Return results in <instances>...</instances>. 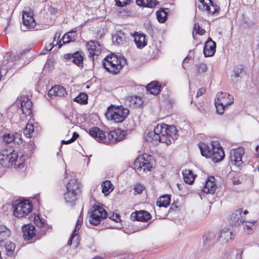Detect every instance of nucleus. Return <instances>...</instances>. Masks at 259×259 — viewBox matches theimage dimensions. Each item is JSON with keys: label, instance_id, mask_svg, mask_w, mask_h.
<instances>
[{"label": "nucleus", "instance_id": "obj_1", "mask_svg": "<svg viewBox=\"0 0 259 259\" xmlns=\"http://www.w3.org/2000/svg\"><path fill=\"white\" fill-rule=\"evenodd\" d=\"M178 138L177 130L175 126L165 124H159L153 131L148 132L145 136L146 141L154 144L158 142L170 144Z\"/></svg>", "mask_w": 259, "mask_h": 259}, {"label": "nucleus", "instance_id": "obj_2", "mask_svg": "<svg viewBox=\"0 0 259 259\" xmlns=\"http://www.w3.org/2000/svg\"><path fill=\"white\" fill-rule=\"evenodd\" d=\"M0 164L3 167H10L13 165L15 168L20 169L24 166V158L21 154L11 149H3L0 152Z\"/></svg>", "mask_w": 259, "mask_h": 259}, {"label": "nucleus", "instance_id": "obj_3", "mask_svg": "<svg viewBox=\"0 0 259 259\" xmlns=\"http://www.w3.org/2000/svg\"><path fill=\"white\" fill-rule=\"evenodd\" d=\"M125 64L126 60L124 58L114 54L107 56L103 62L106 70L114 74L118 73Z\"/></svg>", "mask_w": 259, "mask_h": 259}, {"label": "nucleus", "instance_id": "obj_4", "mask_svg": "<svg viewBox=\"0 0 259 259\" xmlns=\"http://www.w3.org/2000/svg\"><path fill=\"white\" fill-rule=\"evenodd\" d=\"M129 114V110L122 106L111 105L106 113L107 118H110L115 122H121L125 120Z\"/></svg>", "mask_w": 259, "mask_h": 259}, {"label": "nucleus", "instance_id": "obj_5", "mask_svg": "<svg viewBox=\"0 0 259 259\" xmlns=\"http://www.w3.org/2000/svg\"><path fill=\"white\" fill-rule=\"evenodd\" d=\"M80 184L77 180H71L66 186V191L64 195L65 202L73 206L77 200L76 196L79 192Z\"/></svg>", "mask_w": 259, "mask_h": 259}, {"label": "nucleus", "instance_id": "obj_6", "mask_svg": "<svg viewBox=\"0 0 259 259\" xmlns=\"http://www.w3.org/2000/svg\"><path fill=\"white\" fill-rule=\"evenodd\" d=\"M13 214L18 218L28 215L32 209V205L28 200L16 201L13 205Z\"/></svg>", "mask_w": 259, "mask_h": 259}, {"label": "nucleus", "instance_id": "obj_7", "mask_svg": "<svg viewBox=\"0 0 259 259\" xmlns=\"http://www.w3.org/2000/svg\"><path fill=\"white\" fill-rule=\"evenodd\" d=\"M233 102V97L229 94L223 92L218 93L214 100L217 112L220 114H222L224 112L225 108Z\"/></svg>", "mask_w": 259, "mask_h": 259}, {"label": "nucleus", "instance_id": "obj_8", "mask_svg": "<svg viewBox=\"0 0 259 259\" xmlns=\"http://www.w3.org/2000/svg\"><path fill=\"white\" fill-rule=\"evenodd\" d=\"M154 162L152 156L146 155L139 156L135 161L134 168L139 171H149L154 167Z\"/></svg>", "mask_w": 259, "mask_h": 259}, {"label": "nucleus", "instance_id": "obj_9", "mask_svg": "<svg viewBox=\"0 0 259 259\" xmlns=\"http://www.w3.org/2000/svg\"><path fill=\"white\" fill-rule=\"evenodd\" d=\"M248 213L247 210H244L242 208H238L230 215L229 222L234 226H239L246 222L245 215Z\"/></svg>", "mask_w": 259, "mask_h": 259}, {"label": "nucleus", "instance_id": "obj_10", "mask_svg": "<svg viewBox=\"0 0 259 259\" xmlns=\"http://www.w3.org/2000/svg\"><path fill=\"white\" fill-rule=\"evenodd\" d=\"M107 215V212L102 207L93 206L90 212V222L93 225H97L102 220L106 218Z\"/></svg>", "mask_w": 259, "mask_h": 259}, {"label": "nucleus", "instance_id": "obj_11", "mask_svg": "<svg viewBox=\"0 0 259 259\" xmlns=\"http://www.w3.org/2000/svg\"><path fill=\"white\" fill-rule=\"evenodd\" d=\"M17 104L23 113V115L21 118L31 116L32 103L28 97L24 96L19 97L17 100Z\"/></svg>", "mask_w": 259, "mask_h": 259}, {"label": "nucleus", "instance_id": "obj_12", "mask_svg": "<svg viewBox=\"0 0 259 259\" xmlns=\"http://www.w3.org/2000/svg\"><path fill=\"white\" fill-rule=\"evenodd\" d=\"M22 21L23 26L26 28L25 29L21 27V29L24 31L32 29L36 26V22L33 17L32 12L30 10H25L23 11Z\"/></svg>", "mask_w": 259, "mask_h": 259}, {"label": "nucleus", "instance_id": "obj_13", "mask_svg": "<svg viewBox=\"0 0 259 259\" xmlns=\"http://www.w3.org/2000/svg\"><path fill=\"white\" fill-rule=\"evenodd\" d=\"M245 151L243 148L232 149L230 153V160L232 163L237 167L240 166L243 163L242 156Z\"/></svg>", "mask_w": 259, "mask_h": 259}, {"label": "nucleus", "instance_id": "obj_14", "mask_svg": "<svg viewBox=\"0 0 259 259\" xmlns=\"http://www.w3.org/2000/svg\"><path fill=\"white\" fill-rule=\"evenodd\" d=\"M201 5L198 6L199 9L208 14H214L220 10V7L213 3L212 0H198Z\"/></svg>", "mask_w": 259, "mask_h": 259}, {"label": "nucleus", "instance_id": "obj_15", "mask_svg": "<svg viewBox=\"0 0 259 259\" xmlns=\"http://www.w3.org/2000/svg\"><path fill=\"white\" fill-rule=\"evenodd\" d=\"M125 132L120 129L110 131L107 135L106 144H114L122 141L124 139Z\"/></svg>", "mask_w": 259, "mask_h": 259}, {"label": "nucleus", "instance_id": "obj_16", "mask_svg": "<svg viewBox=\"0 0 259 259\" xmlns=\"http://www.w3.org/2000/svg\"><path fill=\"white\" fill-rule=\"evenodd\" d=\"M89 134L99 142L106 143L105 133L99 127H93L90 129Z\"/></svg>", "mask_w": 259, "mask_h": 259}, {"label": "nucleus", "instance_id": "obj_17", "mask_svg": "<svg viewBox=\"0 0 259 259\" xmlns=\"http://www.w3.org/2000/svg\"><path fill=\"white\" fill-rule=\"evenodd\" d=\"M82 222V218L79 217L78 220L76 222V226L75 227V229L72 233L70 239L68 241L67 244L69 245H71L73 241V243L74 244V247H76L77 245L79 244V237L76 233V232L78 231L81 227V224Z\"/></svg>", "mask_w": 259, "mask_h": 259}, {"label": "nucleus", "instance_id": "obj_18", "mask_svg": "<svg viewBox=\"0 0 259 259\" xmlns=\"http://www.w3.org/2000/svg\"><path fill=\"white\" fill-rule=\"evenodd\" d=\"M210 154L211 155L209 154L208 155L214 162L222 161L225 157V153L223 148L219 145L218 143V145L214 147L213 153H210Z\"/></svg>", "mask_w": 259, "mask_h": 259}, {"label": "nucleus", "instance_id": "obj_19", "mask_svg": "<svg viewBox=\"0 0 259 259\" xmlns=\"http://www.w3.org/2000/svg\"><path fill=\"white\" fill-rule=\"evenodd\" d=\"M218 145V142H212L209 145H206L203 143H200L198 144V147L201 151V155L207 158H209L207 155L210 153H213L214 147Z\"/></svg>", "mask_w": 259, "mask_h": 259}, {"label": "nucleus", "instance_id": "obj_20", "mask_svg": "<svg viewBox=\"0 0 259 259\" xmlns=\"http://www.w3.org/2000/svg\"><path fill=\"white\" fill-rule=\"evenodd\" d=\"M151 215L150 213L144 210H141L133 212L131 218L133 221L147 222L151 219Z\"/></svg>", "mask_w": 259, "mask_h": 259}, {"label": "nucleus", "instance_id": "obj_21", "mask_svg": "<svg viewBox=\"0 0 259 259\" xmlns=\"http://www.w3.org/2000/svg\"><path fill=\"white\" fill-rule=\"evenodd\" d=\"M234 238L233 232L228 229L222 230L218 237V240L221 243H226Z\"/></svg>", "mask_w": 259, "mask_h": 259}, {"label": "nucleus", "instance_id": "obj_22", "mask_svg": "<svg viewBox=\"0 0 259 259\" xmlns=\"http://www.w3.org/2000/svg\"><path fill=\"white\" fill-rule=\"evenodd\" d=\"M216 45L211 38L209 37L205 44L203 53L205 57L212 56L215 52Z\"/></svg>", "mask_w": 259, "mask_h": 259}, {"label": "nucleus", "instance_id": "obj_23", "mask_svg": "<svg viewBox=\"0 0 259 259\" xmlns=\"http://www.w3.org/2000/svg\"><path fill=\"white\" fill-rule=\"evenodd\" d=\"M64 58L67 60H71L72 62L78 67H83V57L78 52H76L74 54H65Z\"/></svg>", "mask_w": 259, "mask_h": 259}, {"label": "nucleus", "instance_id": "obj_24", "mask_svg": "<svg viewBox=\"0 0 259 259\" xmlns=\"http://www.w3.org/2000/svg\"><path fill=\"white\" fill-rule=\"evenodd\" d=\"M217 189V186L214 182L213 177H209L206 181L205 185L203 187L202 191L206 194H213Z\"/></svg>", "mask_w": 259, "mask_h": 259}, {"label": "nucleus", "instance_id": "obj_25", "mask_svg": "<svg viewBox=\"0 0 259 259\" xmlns=\"http://www.w3.org/2000/svg\"><path fill=\"white\" fill-rule=\"evenodd\" d=\"M125 102L126 105L133 108L140 107L143 103L142 98L137 96H128Z\"/></svg>", "mask_w": 259, "mask_h": 259}, {"label": "nucleus", "instance_id": "obj_26", "mask_svg": "<svg viewBox=\"0 0 259 259\" xmlns=\"http://www.w3.org/2000/svg\"><path fill=\"white\" fill-rule=\"evenodd\" d=\"M87 47L90 56L93 58L94 56L99 55L101 52L100 45L94 41H89L87 44Z\"/></svg>", "mask_w": 259, "mask_h": 259}, {"label": "nucleus", "instance_id": "obj_27", "mask_svg": "<svg viewBox=\"0 0 259 259\" xmlns=\"http://www.w3.org/2000/svg\"><path fill=\"white\" fill-rule=\"evenodd\" d=\"M23 237L25 240H30L35 235V227L32 225L28 224L22 228Z\"/></svg>", "mask_w": 259, "mask_h": 259}, {"label": "nucleus", "instance_id": "obj_28", "mask_svg": "<svg viewBox=\"0 0 259 259\" xmlns=\"http://www.w3.org/2000/svg\"><path fill=\"white\" fill-rule=\"evenodd\" d=\"M113 42L117 45H122L126 43V37L121 31H117L112 36Z\"/></svg>", "mask_w": 259, "mask_h": 259}, {"label": "nucleus", "instance_id": "obj_29", "mask_svg": "<svg viewBox=\"0 0 259 259\" xmlns=\"http://www.w3.org/2000/svg\"><path fill=\"white\" fill-rule=\"evenodd\" d=\"M134 36L135 42L138 48L142 49L147 45L144 34L135 32Z\"/></svg>", "mask_w": 259, "mask_h": 259}, {"label": "nucleus", "instance_id": "obj_30", "mask_svg": "<svg viewBox=\"0 0 259 259\" xmlns=\"http://www.w3.org/2000/svg\"><path fill=\"white\" fill-rule=\"evenodd\" d=\"M138 6L153 8L159 4L157 0H136Z\"/></svg>", "mask_w": 259, "mask_h": 259}, {"label": "nucleus", "instance_id": "obj_31", "mask_svg": "<svg viewBox=\"0 0 259 259\" xmlns=\"http://www.w3.org/2000/svg\"><path fill=\"white\" fill-rule=\"evenodd\" d=\"M183 176L185 182L188 184H192L195 180V176L192 171L190 169H185L183 171Z\"/></svg>", "mask_w": 259, "mask_h": 259}, {"label": "nucleus", "instance_id": "obj_32", "mask_svg": "<svg viewBox=\"0 0 259 259\" xmlns=\"http://www.w3.org/2000/svg\"><path fill=\"white\" fill-rule=\"evenodd\" d=\"M4 140L6 143L8 144L12 142L18 143L21 141V139L19 138V135H18L17 133H16L15 135L11 134H6L4 135Z\"/></svg>", "mask_w": 259, "mask_h": 259}, {"label": "nucleus", "instance_id": "obj_33", "mask_svg": "<svg viewBox=\"0 0 259 259\" xmlns=\"http://www.w3.org/2000/svg\"><path fill=\"white\" fill-rule=\"evenodd\" d=\"M147 91L152 95H157L160 91V86L157 81H153L146 87Z\"/></svg>", "mask_w": 259, "mask_h": 259}, {"label": "nucleus", "instance_id": "obj_34", "mask_svg": "<svg viewBox=\"0 0 259 259\" xmlns=\"http://www.w3.org/2000/svg\"><path fill=\"white\" fill-rule=\"evenodd\" d=\"M170 201V198L169 195H163L158 198L157 200L156 204L159 207H167L169 204Z\"/></svg>", "mask_w": 259, "mask_h": 259}, {"label": "nucleus", "instance_id": "obj_35", "mask_svg": "<svg viewBox=\"0 0 259 259\" xmlns=\"http://www.w3.org/2000/svg\"><path fill=\"white\" fill-rule=\"evenodd\" d=\"M101 186L102 188V191L105 195H108L114 189L113 185L110 181L108 180L103 182Z\"/></svg>", "mask_w": 259, "mask_h": 259}, {"label": "nucleus", "instance_id": "obj_36", "mask_svg": "<svg viewBox=\"0 0 259 259\" xmlns=\"http://www.w3.org/2000/svg\"><path fill=\"white\" fill-rule=\"evenodd\" d=\"M76 32L71 31L64 35L62 38L63 44L69 43L73 41L75 39Z\"/></svg>", "mask_w": 259, "mask_h": 259}, {"label": "nucleus", "instance_id": "obj_37", "mask_svg": "<svg viewBox=\"0 0 259 259\" xmlns=\"http://www.w3.org/2000/svg\"><path fill=\"white\" fill-rule=\"evenodd\" d=\"M256 223V221L251 220L249 221L246 219V222H244L245 224L243 226L244 231L248 234L251 233L255 228Z\"/></svg>", "mask_w": 259, "mask_h": 259}, {"label": "nucleus", "instance_id": "obj_38", "mask_svg": "<svg viewBox=\"0 0 259 259\" xmlns=\"http://www.w3.org/2000/svg\"><path fill=\"white\" fill-rule=\"evenodd\" d=\"M88 96L85 93H80L73 99V101L80 104H86L88 103Z\"/></svg>", "mask_w": 259, "mask_h": 259}, {"label": "nucleus", "instance_id": "obj_39", "mask_svg": "<svg viewBox=\"0 0 259 259\" xmlns=\"http://www.w3.org/2000/svg\"><path fill=\"white\" fill-rule=\"evenodd\" d=\"M214 239V235L213 234L208 233L205 234L203 237V243L204 246L206 248L208 247L211 244Z\"/></svg>", "mask_w": 259, "mask_h": 259}, {"label": "nucleus", "instance_id": "obj_40", "mask_svg": "<svg viewBox=\"0 0 259 259\" xmlns=\"http://www.w3.org/2000/svg\"><path fill=\"white\" fill-rule=\"evenodd\" d=\"M10 235V231L5 226L0 227V243L6 239Z\"/></svg>", "mask_w": 259, "mask_h": 259}, {"label": "nucleus", "instance_id": "obj_41", "mask_svg": "<svg viewBox=\"0 0 259 259\" xmlns=\"http://www.w3.org/2000/svg\"><path fill=\"white\" fill-rule=\"evenodd\" d=\"M156 17L160 23L164 22L167 18V12L163 9H160L156 12Z\"/></svg>", "mask_w": 259, "mask_h": 259}, {"label": "nucleus", "instance_id": "obj_42", "mask_svg": "<svg viewBox=\"0 0 259 259\" xmlns=\"http://www.w3.org/2000/svg\"><path fill=\"white\" fill-rule=\"evenodd\" d=\"M57 33L56 34V35H55V36L54 37L53 43V44L51 43V44H49V46H46L45 47V48L42 50L41 52L40 53L41 54L44 55V54H47L48 53H49L52 49V48L55 45H58V38L57 39V40L56 44H55V42L56 41V39L57 38V37H58V38H59L60 35H59L58 36H57Z\"/></svg>", "mask_w": 259, "mask_h": 259}, {"label": "nucleus", "instance_id": "obj_43", "mask_svg": "<svg viewBox=\"0 0 259 259\" xmlns=\"http://www.w3.org/2000/svg\"><path fill=\"white\" fill-rule=\"evenodd\" d=\"M53 89L57 97H63L67 94L65 89L61 85H55L53 87Z\"/></svg>", "mask_w": 259, "mask_h": 259}, {"label": "nucleus", "instance_id": "obj_44", "mask_svg": "<svg viewBox=\"0 0 259 259\" xmlns=\"http://www.w3.org/2000/svg\"><path fill=\"white\" fill-rule=\"evenodd\" d=\"M34 131V125L32 123H27L25 128L24 130L23 133L27 138H31Z\"/></svg>", "mask_w": 259, "mask_h": 259}, {"label": "nucleus", "instance_id": "obj_45", "mask_svg": "<svg viewBox=\"0 0 259 259\" xmlns=\"http://www.w3.org/2000/svg\"><path fill=\"white\" fill-rule=\"evenodd\" d=\"M35 224L39 227H43L45 226L46 220L41 218L39 215L35 216L34 218Z\"/></svg>", "mask_w": 259, "mask_h": 259}, {"label": "nucleus", "instance_id": "obj_46", "mask_svg": "<svg viewBox=\"0 0 259 259\" xmlns=\"http://www.w3.org/2000/svg\"><path fill=\"white\" fill-rule=\"evenodd\" d=\"M5 248L7 252L11 253L15 248V245L11 241H8L5 244Z\"/></svg>", "mask_w": 259, "mask_h": 259}, {"label": "nucleus", "instance_id": "obj_47", "mask_svg": "<svg viewBox=\"0 0 259 259\" xmlns=\"http://www.w3.org/2000/svg\"><path fill=\"white\" fill-rule=\"evenodd\" d=\"M243 70V67L242 65H239L234 67L233 70V76L235 77H238L240 76V74L242 73Z\"/></svg>", "mask_w": 259, "mask_h": 259}, {"label": "nucleus", "instance_id": "obj_48", "mask_svg": "<svg viewBox=\"0 0 259 259\" xmlns=\"http://www.w3.org/2000/svg\"><path fill=\"white\" fill-rule=\"evenodd\" d=\"M197 72L199 74H202L206 72L207 66L205 63H200L197 65Z\"/></svg>", "mask_w": 259, "mask_h": 259}, {"label": "nucleus", "instance_id": "obj_49", "mask_svg": "<svg viewBox=\"0 0 259 259\" xmlns=\"http://www.w3.org/2000/svg\"><path fill=\"white\" fill-rule=\"evenodd\" d=\"M78 136L79 135L77 133L74 132L72 137L70 139L67 141L62 140L61 143L64 144H68L71 143L75 141V140L78 137Z\"/></svg>", "mask_w": 259, "mask_h": 259}, {"label": "nucleus", "instance_id": "obj_50", "mask_svg": "<svg viewBox=\"0 0 259 259\" xmlns=\"http://www.w3.org/2000/svg\"><path fill=\"white\" fill-rule=\"evenodd\" d=\"M194 30L195 31L196 34L200 35L203 34L205 32V30L202 29L197 23L194 24Z\"/></svg>", "mask_w": 259, "mask_h": 259}, {"label": "nucleus", "instance_id": "obj_51", "mask_svg": "<svg viewBox=\"0 0 259 259\" xmlns=\"http://www.w3.org/2000/svg\"><path fill=\"white\" fill-rule=\"evenodd\" d=\"M144 190V186L141 184L135 185L134 188V194H140L142 193Z\"/></svg>", "mask_w": 259, "mask_h": 259}, {"label": "nucleus", "instance_id": "obj_52", "mask_svg": "<svg viewBox=\"0 0 259 259\" xmlns=\"http://www.w3.org/2000/svg\"><path fill=\"white\" fill-rule=\"evenodd\" d=\"M116 5L118 7H122L128 4L130 1L128 0H115Z\"/></svg>", "mask_w": 259, "mask_h": 259}, {"label": "nucleus", "instance_id": "obj_53", "mask_svg": "<svg viewBox=\"0 0 259 259\" xmlns=\"http://www.w3.org/2000/svg\"><path fill=\"white\" fill-rule=\"evenodd\" d=\"M48 96L51 98H54L55 97H57L56 95V93L55 92V90L53 89V87H52L48 92Z\"/></svg>", "mask_w": 259, "mask_h": 259}, {"label": "nucleus", "instance_id": "obj_54", "mask_svg": "<svg viewBox=\"0 0 259 259\" xmlns=\"http://www.w3.org/2000/svg\"><path fill=\"white\" fill-rule=\"evenodd\" d=\"M205 92V89L204 88L199 89L197 93L196 97H199L202 95Z\"/></svg>", "mask_w": 259, "mask_h": 259}, {"label": "nucleus", "instance_id": "obj_55", "mask_svg": "<svg viewBox=\"0 0 259 259\" xmlns=\"http://www.w3.org/2000/svg\"><path fill=\"white\" fill-rule=\"evenodd\" d=\"M110 219L116 222H118L120 220L119 215L118 214H116L115 215L113 214L112 216L110 217Z\"/></svg>", "mask_w": 259, "mask_h": 259}, {"label": "nucleus", "instance_id": "obj_56", "mask_svg": "<svg viewBox=\"0 0 259 259\" xmlns=\"http://www.w3.org/2000/svg\"><path fill=\"white\" fill-rule=\"evenodd\" d=\"M240 183V181L238 180V181H234L233 182V184L234 185H237V184H239Z\"/></svg>", "mask_w": 259, "mask_h": 259}, {"label": "nucleus", "instance_id": "obj_57", "mask_svg": "<svg viewBox=\"0 0 259 259\" xmlns=\"http://www.w3.org/2000/svg\"><path fill=\"white\" fill-rule=\"evenodd\" d=\"M177 187L180 190H181L182 189V188L181 187V184L179 183L177 184Z\"/></svg>", "mask_w": 259, "mask_h": 259}, {"label": "nucleus", "instance_id": "obj_58", "mask_svg": "<svg viewBox=\"0 0 259 259\" xmlns=\"http://www.w3.org/2000/svg\"><path fill=\"white\" fill-rule=\"evenodd\" d=\"M258 149H259V145H258V146H257L256 147L255 151H256V152H257V151H258Z\"/></svg>", "mask_w": 259, "mask_h": 259}, {"label": "nucleus", "instance_id": "obj_59", "mask_svg": "<svg viewBox=\"0 0 259 259\" xmlns=\"http://www.w3.org/2000/svg\"><path fill=\"white\" fill-rule=\"evenodd\" d=\"M93 259H103V258L102 257H99V256H97V257H95Z\"/></svg>", "mask_w": 259, "mask_h": 259}, {"label": "nucleus", "instance_id": "obj_60", "mask_svg": "<svg viewBox=\"0 0 259 259\" xmlns=\"http://www.w3.org/2000/svg\"><path fill=\"white\" fill-rule=\"evenodd\" d=\"M61 46H62V44H60V45H59V48H60L61 47Z\"/></svg>", "mask_w": 259, "mask_h": 259}, {"label": "nucleus", "instance_id": "obj_61", "mask_svg": "<svg viewBox=\"0 0 259 259\" xmlns=\"http://www.w3.org/2000/svg\"><path fill=\"white\" fill-rule=\"evenodd\" d=\"M257 48L259 49V42H258V45H257Z\"/></svg>", "mask_w": 259, "mask_h": 259}, {"label": "nucleus", "instance_id": "obj_62", "mask_svg": "<svg viewBox=\"0 0 259 259\" xmlns=\"http://www.w3.org/2000/svg\"><path fill=\"white\" fill-rule=\"evenodd\" d=\"M45 231H46V230H43L44 234H45Z\"/></svg>", "mask_w": 259, "mask_h": 259}, {"label": "nucleus", "instance_id": "obj_63", "mask_svg": "<svg viewBox=\"0 0 259 259\" xmlns=\"http://www.w3.org/2000/svg\"><path fill=\"white\" fill-rule=\"evenodd\" d=\"M187 58H188V57H186V58H185L184 61H186Z\"/></svg>", "mask_w": 259, "mask_h": 259}, {"label": "nucleus", "instance_id": "obj_64", "mask_svg": "<svg viewBox=\"0 0 259 259\" xmlns=\"http://www.w3.org/2000/svg\"><path fill=\"white\" fill-rule=\"evenodd\" d=\"M258 171H259V166H258Z\"/></svg>", "mask_w": 259, "mask_h": 259}]
</instances>
